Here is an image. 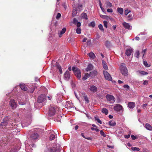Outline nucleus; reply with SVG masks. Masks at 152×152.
Listing matches in <instances>:
<instances>
[{"mask_svg": "<svg viewBox=\"0 0 152 152\" xmlns=\"http://www.w3.org/2000/svg\"><path fill=\"white\" fill-rule=\"evenodd\" d=\"M120 69L121 73L123 75L125 76H128V70L125 64L122 63L121 64Z\"/></svg>", "mask_w": 152, "mask_h": 152, "instance_id": "f257e3e1", "label": "nucleus"}, {"mask_svg": "<svg viewBox=\"0 0 152 152\" xmlns=\"http://www.w3.org/2000/svg\"><path fill=\"white\" fill-rule=\"evenodd\" d=\"M72 70L73 71L75 75L78 78H80L81 77V73L79 69L74 66L72 67Z\"/></svg>", "mask_w": 152, "mask_h": 152, "instance_id": "f03ea898", "label": "nucleus"}, {"mask_svg": "<svg viewBox=\"0 0 152 152\" xmlns=\"http://www.w3.org/2000/svg\"><path fill=\"white\" fill-rule=\"evenodd\" d=\"M56 106H51L49 108V115L50 116H53L55 114L56 110L57 109Z\"/></svg>", "mask_w": 152, "mask_h": 152, "instance_id": "7ed1b4c3", "label": "nucleus"}, {"mask_svg": "<svg viewBox=\"0 0 152 152\" xmlns=\"http://www.w3.org/2000/svg\"><path fill=\"white\" fill-rule=\"evenodd\" d=\"M47 97L44 94H42L38 98L37 102L41 103L45 101Z\"/></svg>", "mask_w": 152, "mask_h": 152, "instance_id": "20e7f679", "label": "nucleus"}, {"mask_svg": "<svg viewBox=\"0 0 152 152\" xmlns=\"http://www.w3.org/2000/svg\"><path fill=\"white\" fill-rule=\"evenodd\" d=\"M113 109L116 112H120L121 110L123 111V107L120 104H116L114 105Z\"/></svg>", "mask_w": 152, "mask_h": 152, "instance_id": "39448f33", "label": "nucleus"}, {"mask_svg": "<svg viewBox=\"0 0 152 152\" xmlns=\"http://www.w3.org/2000/svg\"><path fill=\"white\" fill-rule=\"evenodd\" d=\"M104 75L106 79L109 81L112 80V79L111 76L106 71H104Z\"/></svg>", "mask_w": 152, "mask_h": 152, "instance_id": "423d86ee", "label": "nucleus"}, {"mask_svg": "<svg viewBox=\"0 0 152 152\" xmlns=\"http://www.w3.org/2000/svg\"><path fill=\"white\" fill-rule=\"evenodd\" d=\"M107 100L109 101H113L114 102L115 101V98L114 96L112 95L107 94L106 96Z\"/></svg>", "mask_w": 152, "mask_h": 152, "instance_id": "0eeeda50", "label": "nucleus"}, {"mask_svg": "<svg viewBox=\"0 0 152 152\" xmlns=\"http://www.w3.org/2000/svg\"><path fill=\"white\" fill-rule=\"evenodd\" d=\"M10 105L13 109L16 108L17 105L15 101L13 99H11L10 101Z\"/></svg>", "mask_w": 152, "mask_h": 152, "instance_id": "6e6552de", "label": "nucleus"}, {"mask_svg": "<svg viewBox=\"0 0 152 152\" xmlns=\"http://www.w3.org/2000/svg\"><path fill=\"white\" fill-rule=\"evenodd\" d=\"M88 88L90 91L93 92H96L97 90V87L94 85L89 86Z\"/></svg>", "mask_w": 152, "mask_h": 152, "instance_id": "1a4fd4ad", "label": "nucleus"}, {"mask_svg": "<svg viewBox=\"0 0 152 152\" xmlns=\"http://www.w3.org/2000/svg\"><path fill=\"white\" fill-rule=\"evenodd\" d=\"M39 137V135L37 133H34L32 134L31 137V139L33 140H37Z\"/></svg>", "mask_w": 152, "mask_h": 152, "instance_id": "9d476101", "label": "nucleus"}, {"mask_svg": "<svg viewBox=\"0 0 152 152\" xmlns=\"http://www.w3.org/2000/svg\"><path fill=\"white\" fill-rule=\"evenodd\" d=\"M56 149L54 147H50L47 148L45 149L44 152H56Z\"/></svg>", "mask_w": 152, "mask_h": 152, "instance_id": "9b49d317", "label": "nucleus"}, {"mask_svg": "<svg viewBox=\"0 0 152 152\" xmlns=\"http://www.w3.org/2000/svg\"><path fill=\"white\" fill-rule=\"evenodd\" d=\"M64 78L67 80H69L70 77V73L69 71H67L64 74Z\"/></svg>", "mask_w": 152, "mask_h": 152, "instance_id": "f8f14e48", "label": "nucleus"}, {"mask_svg": "<svg viewBox=\"0 0 152 152\" xmlns=\"http://www.w3.org/2000/svg\"><path fill=\"white\" fill-rule=\"evenodd\" d=\"M8 120V117H5L3 119V122L1 124V125L3 126H6L7 125L8 123L7 121Z\"/></svg>", "mask_w": 152, "mask_h": 152, "instance_id": "ddd939ff", "label": "nucleus"}, {"mask_svg": "<svg viewBox=\"0 0 152 152\" xmlns=\"http://www.w3.org/2000/svg\"><path fill=\"white\" fill-rule=\"evenodd\" d=\"M123 25L125 28L129 30L131 29L132 27L129 23L124 22L123 23Z\"/></svg>", "mask_w": 152, "mask_h": 152, "instance_id": "4468645a", "label": "nucleus"}, {"mask_svg": "<svg viewBox=\"0 0 152 152\" xmlns=\"http://www.w3.org/2000/svg\"><path fill=\"white\" fill-rule=\"evenodd\" d=\"M135 105V103L133 102H129L127 104L128 107L130 109H133Z\"/></svg>", "mask_w": 152, "mask_h": 152, "instance_id": "2eb2a0df", "label": "nucleus"}, {"mask_svg": "<svg viewBox=\"0 0 152 152\" xmlns=\"http://www.w3.org/2000/svg\"><path fill=\"white\" fill-rule=\"evenodd\" d=\"M133 50L132 48L127 49L126 51L125 54L127 56H129L133 52Z\"/></svg>", "mask_w": 152, "mask_h": 152, "instance_id": "dca6fc26", "label": "nucleus"}, {"mask_svg": "<svg viewBox=\"0 0 152 152\" xmlns=\"http://www.w3.org/2000/svg\"><path fill=\"white\" fill-rule=\"evenodd\" d=\"M97 73V72L96 71H94L91 72H90L89 73H88V76H90L91 77H94L96 75Z\"/></svg>", "mask_w": 152, "mask_h": 152, "instance_id": "f3484780", "label": "nucleus"}, {"mask_svg": "<svg viewBox=\"0 0 152 152\" xmlns=\"http://www.w3.org/2000/svg\"><path fill=\"white\" fill-rule=\"evenodd\" d=\"M18 101L19 104L21 105H23L25 104V102L23 100L21 97H19L18 98Z\"/></svg>", "mask_w": 152, "mask_h": 152, "instance_id": "a211bd4d", "label": "nucleus"}, {"mask_svg": "<svg viewBox=\"0 0 152 152\" xmlns=\"http://www.w3.org/2000/svg\"><path fill=\"white\" fill-rule=\"evenodd\" d=\"M102 61L103 68L106 70L107 69V66L105 61L103 60H102Z\"/></svg>", "mask_w": 152, "mask_h": 152, "instance_id": "6ab92c4d", "label": "nucleus"}, {"mask_svg": "<svg viewBox=\"0 0 152 152\" xmlns=\"http://www.w3.org/2000/svg\"><path fill=\"white\" fill-rule=\"evenodd\" d=\"M20 87L21 89L24 91H26L27 90V88L26 86L25 85L23 84H20Z\"/></svg>", "mask_w": 152, "mask_h": 152, "instance_id": "aec40b11", "label": "nucleus"}, {"mask_svg": "<svg viewBox=\"0 0 152 152\" xmlns=\"http://www.w3.org/2000/svg\"><path fill=\"white\" fill-rule=\"evenodd\" d=\"M145 127L147 130L150 131L152 130V126L148 124H145Z\"/></svg>", "mask_w": 152, "mask_h": 152, "instance_id": "412c9836", "label": "nucleus"}, {"mask_svg": "<svg viewBox=\"0 0 152 152\" xmlns=\"http://www.w3.org/2000/svg\"><path fill=\"white\" fill-rule=\"evenodd\" d=\"M81 18L85 20H87L88 19L87 15L85 13H82L81 15Z\"/></svg>", "mask_w": 152, "mask_h": 152, "instance_id": "4be33fe9", "label": "nucleus"}, {"mask_svg": "<svg viewBox=\"0 0 152 152\" xmlns=\"http://www.w3.org/2000/svg\"><path fill=\"white\" fill-rule=\"evenodd\" d=\"M88 55L90 58L93 59H94L96 57L95 54L92 52H91L90 53L88 54Z\"/></svg>", "mask_w": 152, "mask_h": 152, "instance_id": "5701e85b", "label": "nucleus"}, {"mask_svg": "<svg viewBox=\"0 0 152 152\" xmlns=\"http://www.w3.org/2000/svg\"><path fill=\"white\" fill-rule=\"evenodd\" d=\"M105 4L106 5V7L107 8L111 7L112 6V4L108 1L106 2Z\"/></svg>", "mask_w": 152, "mask_h": 152, "instance_id": "b1692460", "label": "nucleus"}, {"mask_svg": "<svg viewBox=\"0 0 152 152\" xmlns=\"http://www.w3.org/2000/svg\"><path fill=\"white\" fill-rule=\"evenodd\" d=\"M118 12L120 14L122 15L123 13L124 10L122 8L118 7L117 9Z\"/></svg>", "mask_w": 152, "mask_h": 152, "instance_id": "393cba45", "label": "nucleus"}, {"mask_svg": "<svg viewBox=\"0 0 152 152\" xmlns=\"http://www.w3.org/2000/svg\"><path fill=\"white\" fill-rule=\"evenodd\" d=\"M93 68V66L91 64H89L87 67L86 69V70L87 71H89L90 70L92 69Z\"/></svg>", "mask_w": 152, "mask_h": 152, "instance_id": "a878e982", "label": "nucleus"}, {"mask_svg": "<svg viewBox=\"0 0 152 152\" xmlns=\"http://www.w3.org/2000/svg\"><path fill=\"white\" fill-rule=\"evenodd\" d=\"M66 31V28H63L62 29L61 31L60 32V33H59V36L60 37H61V35L64 34Z\"/></svg>", "mask_w": 152, "mask_h": 152, "instance_id": "bb28decb", "label": "nucleus"}, {"mask_svg": "<svg viewBox=\"0 0 152 152\" xmlns=\"http://www.w3.org/2000/svg\"><path fill=\"white\" fill-rule=\"evenodd\" d=\"M56 67L59 70L60 73L61 74L62 73V70L61 69V66L59 64H57L56 65Z\"/></svg>", "mask_w": 152, "mask_h": 152, "instance_id": "cd10ccee", "label": "nucleus"}, {"mask_svg": "<svg viewBox=\"0 0 152 152\" xmlns=\"http://www.w3.org/2000/svg\"><path fill=\"white\" fill-rule=\"evenodd\" d=\"M116 123L115 122L113 121H110L108 122L109 125L110 126H113L116 125Z\"/></svg>", "mask_w": 152, "mask_h": 152, "instance_id": "c85d7f7f", "label": "nucleus"}, {"mask_svg": "<svg viewBox=\"0 0 152 152\" xmlns=\"http://www.w3.org/2000/svg\"><path fill=\"white\" fill-rule=\"evenodd\" d=\"M102 112L103 113H104L106 115H107L108 113V111L106 108H103L102 109Z\"/></svg>", "mask_w": 152, "mask_h": 152, "instance_id": "c756f323", "label": "nucleus"}, {"mask_svg": "<svg viewBox=\"0 0 152 152\" xmlns=\"http://www.w3.org/2000/svg\"><path fill=\"white\" fill-rule=\"evenodd\" d=\"M95 24L94 21H92L88 25V26L90 27L91 26L92 27H94L95 26Z\"/></svg>", "mask_w": 152, "mask_h": 152, "instance_id": "7c9ffc66", "label": "nucleus"}, {"mask_svg": "<svg viewBox=\"0 0 152 152\" xmlns=\"http://www.w3.org/2000/svg\"><path fill=\"white\" fill-rule=\"evenodd\" d=\"M82 5L81 4H78L77 10L80 11L82 10Z\"/></svg>", "mask_w": 152, "mask_h": 152, "instance_id": "2f4dec72", "label": "nucleus"}, {"mask_svg": "<svg viewBox=\"0 0 152 152\" xmlns=\"http://www.w3.org/2000/svg\"><path fill=\"white\" fill-rule=\"evenodd\" d=\"M138 72L140 74L143 75H147L148 74V72L142 71H139Z\"/></svg>", "mask_w": 152, "mask_h": 152, "instance_id": "473e14b6", "label": "nucleus"}, {"mask_svg": "<svg viewBox=\"0 0 152 152\" xmlns=\"http://www.w3.org/2000/svg\"><path fill=\"white\" fill-rule=\"evenodd\" d=\"M94 118L95 120L97 121L98 123L100 124H102V122L97 117H95Z\"/></svg>", "mask_w": 152, "mask_h": 152, "instance_id": "72a5a7b5", "label": "nucleus"}, {"mask_svg": "<svg viewBox=\"0 0 152 152\" xmlns=\"http://www.w3.org/2000/svg\"><path fill=\"white\" fill-rule=\"evenodd\" d=\"M83 97L85 101L87 103H88L89 102V101L88 99V98L86 95H85L83 96Z\"/></svg>", "mask_w": 152, "mask_h": 152, "instance_id": "f704fd0d", "label": "nucleus"}, {"mask_svg": "<svg viewBox=\"0 0 152 152\" xmlns=\"http://www.w3.org/2000/svg\"><path fill=\"white\" fill-rule=\"evenodd\" d=\"M98 27V28H99V29L101 31H102L103 32L104 31V28H103V26L102 24H99Z\"/></svg>", "mask_w": 152, "mask_h": 152, "instance_id": "c9c22d12", "label": "nucleus"}, {"mask_svg": "<svg viewBox=\"0 0 152 152\" xmlns=\"http://www.w3.org/2000/svg\"><path fill=\"white\" fill-rule=\"evenodd\" d=\"M105 45L107 47H109L110 45V42L108 41H106L105 42Z\"/></svg>", "mask_w": 152, "mask_h": 152, "instance_id": "e433bc0d", "label": "nucleus"}, {"mask_svg": "<svg viewBox=\"0 0 152 152\" xmlns=\"http://www.w3.org/2000/svg\"><path fill=\"white\" fill-rule=\"evenodd\" d=\"M89 74L88 73H87L85 75V76L83 77V80H85L87 79V78L89 77H90V76H88Z\"/></svg>", "mask_w": 152, "mask_h": 152, "instance_id": "4c0bfd02", "label": "nucleus"}, {"mask_svg": "<svg viewBox=\"0 0 152 152\" xmlns=\"http://www.w3.org/2000/svg\"><path fill=\"white\" fill-rule=\"evenodd\" d=\"M81 30L80 28H77L76 29V32L77 34H80L81 33Z\"/></svg>", "mask_w": 152, "mask_h": 152, "instance_id": "58836bf2", "label": "nucleus"}, {"mask_svg": "<svg viewBox=\"0 0 152 152\" xmlns=\"http://www.w3.org/2000/svg\"><path fill=\"white\" fill-rule=\"evenodd\" d=\"M100 134L101 136H103L104 137H105L106 136V135L102 130L100 131Z\"/></svg>", "mask_w": 152, "mask_h": 152, "instance_id": "ea45409f", "label": "nucleus"}, {"mask_svg": "<svg viewBox=\"0 0 152 152\" xmlns=\"http://www.w3.org/2000/svg\"><path fill=\"white\" fill-rule=\"evenodd\" d=\"M140 55V52L138 50L137 51L135 54H134V56L136 58H139V56Z\"/></svg>", "mask_w": 152, "mask_h": 152, "instance_id": "a19ab883", "label": "nucleus"}, {"mask_svg": "<svg viewBox=\"0 0 152 152\" xmlns=\"http://www.w3.org/2000/svg\"><path fill=\"white\" fill-rule=\"evenodd\" d=\"M131 149L133 151H139L140 150V149L139 148L136 147H132L131 148Z\"/></svg>", "mask_w": 152, "mask_h": 152, "instance_id": "79ce46f5", "label": "nucleus"}, {"mask_svg": "<svg viewBox=\"0 0 152 152\" xmlns=\"http://www.w3.org/2000/svg\"><path fill=\"white\" fill-rule=\"evenodd\" d=\"M55 138V135L53 134H51L50 135V139L52 140H54Z\"/></svg>", "mask_w": 152, "mask_h": 152, "instance_id": "37998d69", "label": "nucleus"}, {"mask_svg": "<svg viewBox=\"0 0 152 152\" xmlns=\"http://www.w3.org/2000/svg\"><path fill=\"white\" fill-rule=\"evenodd\" d=\"M143 64L146 67H149L150 65L148 64L147 62L146 61H143Z\"/></svg>", "mask_w": 152, "mask_h": 152, "instance_id": "c03bdc74", "label": "nucleus"}, {"mask_svg": "<svg viewBox=\"0 0 152 152\" xmlns=\"http://www.w3.org/2000/svg\"><path fill=\"white\" fill-rule=\"evenodd\" d=\"M104 26V27L107 28V22L106 21L104 20L103 21Z\"/></svg>", "mask_w": 152, "mask_h": 152, "instance_id": "a18cd8bd", "label": "nucleus"}, {"mask_svg": "<svg viewBox=\"0 0 152 152\" xmlns=\"http://www.w3.org/2000/svg\"><path fill=\"white\" fill-rule=\"evenodd\" d=\"M130 12V10H129L128 9H126L125 10L124 12V14L125 15H127Z\"/></svg>", "mask_w": 152, "mask_h": 152, "instance_id": "49530a36", "label": "nucleus"}, {"mask_svg": "<svg viewBox=\"0 0 152 152\" xmlns=\"http://www.w3.org/2000/svg\"><path fill=\"white\" fill-rule=\"evenodd\" d=\"M61 17V14L60 13H58L56 16V18L57 19H58Z\"/></svg>", "mask_w": 152, "mask_h": 152, "instance_id": "de8ad7c7", "label": "nucleus"}, {"mask_svg": "<svg viewBox=\"0 0 152 152\" xmlns=\"http://www.w3.org/2000/svg\"><path fill=\"white\" fill-rule=\"evenodd\" d=\"M131 137L132 138V139L133 140H135L136 139H137V137L135 136L134 135H131Z\"/></svg>", "mask_w": 152, "mask_h": 152, "instance_id": "09e8293b", "label": "nucleus"}, {"mask_svg": "<svg viewBox=\"0 0 152 152\" xmlns=\"http://www.w3.org/2000/svg\"><path fill=\"white\" fill-rule=\"evenodd\" d=\"M76 14V11H73L72 16V17H74Z\"/></svg>", "mask_w": 152, "mask_h": 152, "instance_id": "8fccbe9b", "label": "nucleus"}, {"mask_svg": "<svg viewBox=\"0 0 152 152\" xmlns=\"http://www.w3.org/2000/svg\"><path fill=\"white\" fill-rule=\"evenodd\" d=\"M107 11L108 12H113V10L112 9H107Z\"/></svg>", "mask_w": 152, "mask_h": 152, "instance_id": "3c124183", "label": "nucleus"}, {"mask_svg": "<svg viewBox=\"0 0 152 152\" xmlns=\"http://www.w3.org/2000/svg\"><path fill=\"white\" fill-rule=\"evenodd\" d=\"M123 87L125 88H127V89H129V86L127 85H124L123 86Z\"/></svg>", "mask_w": 152, "mask_h": 152, "instance_id": "603ef678", "label": "nucleus"}, {"mask_svg": "<svg viewBox=\"0 0 152 152\" xmlns=\"http://www.w3.org/2000/svg\"><path fill=\"white\" fill-rule=\"evenodd\" d=\"M73 23L75 24H76L78 22L77 20L75 18L73 19Z\"/></svg>", "mask_w": 152, "mask_h": 152, "instance_id": "864d4df0", "label": "nucleus"}, {"mask_svg": "<svg viewBox=\"0 0 152 152\" xmlns=\"http://www.w3.org/2000/svg\"><path fill=\"white\" fill-rule=\"evenodd\" d=\"M76 24L77 27L80 28L81 26V23L80 22H77Z\"/></svg>", "mask_w": 152, "mask_h": 152, "instance_id": "5fc2aeb1", "label": "nucleus"}, {"mask_svg": "<svg viewBox=\"0 0 152 152\" xmlns=\"http://www.w3.org/2000/svg\"><path fill=\"white\" fill-rule=\"evenodd\" d=\"M147 51V49H145L144 50H143L142 51V53L143 54V56H144V55L145 54V53Z\"/></svg>", "mask_w": 152, "mask_h": 152, "instance_id": "6e6d98bb", "label": "nucleus"}, {"mask_svg": "<svg viewBox=\"0 0 152 152\" xmlns=\"http://www.w3.org/2000/svg\"><path fill=\"white\" fill-rule=\"evenodd\" d=\"M148 83V81L147 80H145L144 81L143 84L145 85H146Z\"/></svg>", "mask_w": 152, "mask_h": 152, "instance_id": "4d7b16f0", "label": "nucleus"}, {"mask_svg": "<svg viewBox=\"0 0 152 152\" xmlns=\"http://www.w3.org/2000/svg\"><path fill=\"white\" fill-rule=\"evenodd\" d=\"M130 137V135L129 134H128V135H125V137L127 138H129Z\"/></svg>", "mask_w": 152, "mask_h": 152, "instance_id": "13d9d810", "label": "nucleus"}, {"mask_svg": "<svg viewBox=\"0 0 152 152\" xmlns=\"http://www.w3.org/2000/svg\"><path fill=\"white\" fill-rule=\"evenodd\" d=\"M147 105V104H145L142 105L143 107L144 108L145 107H146V106Z\"/></svg>", "mask_w": 152, "mask_h": 152, "instance_id": "bf43d9fd", "label": "nucleus"}, {"mask_svg": "<svg viewBox=\"0 0 152 152\" xmlns=\"http://www.w3.org/2000/svg\"><path fill=\"white\" fill-rule=\"evenodd\" d=\"M99 6H100V8H101V7H102V4L100 0H99Z\"/></svg>", "mask_w": 152, "mask_h": 152, "instance_id": "052dcab7", "label": "nucleus"}, {"mask_svg": "<svg viewBox=\"0 0 152 152\" xmlns=\"http://www.w3.org/2000/svg\"><path fill=\"white\" fill-rule=\"evenodd\" d=\"M87 38L86 37L84 38L83 40V42H85L87 40Z\"/></svg>", "mask_w": 152, "mask_h": 152, "instance_id": "680f3d73", "label": "nucleus"}, {"mask_svg": "<svg viewBox=\"0 0 152 152\" xmlns=\"http://www.w3.org/2000/svg\"><path fill=\"white\" fill-rule=\"evenodd\" d=\"M128 17L129 18V19L131 18H132V15L131 14H129L128 15Z\"/></svg>", "mask_w": 152, "mask_h": 152, "instance_id": "e2e57ef3", "label": "nucleus"}, {"mask_svg": "<svg viewBox=\"0 0 152 152\" xmlns=\"http://www.w3.org/2000/svg\"><path fill=\"white\" fill-rule=\"evenodd\" d=\"M20 149V148H18L17 149H14V152H17Z\"/></svg>", "mask_w": 152, "mask_h": 152, "instance_id": "0e129e2a", "label": "nucleus"}, {"mask_svg": "<svg viewBox=\"0 0 152 152\" xmlns=\"http://www.w3.org/2000/svg\"><path fill=\"white\" fill-rule=\"evenodd\" d=\"M123 83V82H122V81H121L120 80H118V83L119 84H121L122 83Z\"/></svg>", "mask_w": 152, "mask_h": 152, "instance_id": "69168bd1", "label": "nucleus"}, {"mask_svg": "<svg viewBox=\"0 0 152 152\" xmlns=\"http://www.w3.org/2000/svg\"><path fill=\"white\" fill-rule=\"evenodd\" d=\"M63 6L65 10L67 8V6L65 4L63 5Z\"/></svg>", "mask_w": 152, "mask_h": 152, "instance_id": "338daca9", "label": "nucleus"}, {"mask_svg": "<svg viewBox=\"0 0 152 152\" xmlns=\"http://www.w3.org/2000/svg\"><path fill=\"white\" fill-rule=\"evenodd\" d=\"M135 38L136 40H139L140 39V38L139 37H136Z\"/></svg>", "mask_w": 152, "mask_h": 152, "instance_id": "774afa93", "label": "nucleus"}]
</instances>
